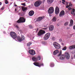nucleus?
Masks as SVG:
<instances>
[{
  "mask_svg": "<svg viewBox=\"0 0 75 75\" xmlns=\"http://www.w3.org/2000/svg\"><path fill=\"white\" fill-rule=\"evenodd\" d=\"M25 22V19L23 17H21L17 21V23H21Z\"/></svg>",
  "mask_w": 75,
  "mask_h": 75,
  "instance_id": "f257e3e1",
  "label": "nucleus"
},
{
  "mask_svg": "<svg viewBox=\"0 0 75 75\" xmlns=\"http://www.w3.org/2000/svg\"><path fill=\"white\" fill-rule=\"evenodd\" d=\"M21 38H20V37L19 36H18L16 38L19 41H23V40H25V37H24V36L23 35H22V34L21 35Z\"/></svg>",
  "mask_w": 75,
  "mask_h": 75,
  "instance_id": "f03ea898",
  "label": "nucleus"
},
{
  "mask_svg": "<svg viewBox=\"0 0 75 75\" xmlns=\"http://www.w3.org/2000/svg\"><path fill=\"white\" fill-rule=\"evenodd\" d=\"M53 45L56 49H59L61 48L60 45L56 42H55L53 43Z\"/></svg>",
  "mask_w": 75,
  "mask_h": 75,
  "instance_id": "7ed1b4c3",
  "label": "nucleus"
},
{
  "mask_svg": "<svg viewBox=\"0 0 75 75\" xmlns=\"http://www.w3.org/2000/svg\"><path fill=\"white\" fill-rule=\"evenodd\" d=\"M33 64H34L35 66L38 67L39 68H40L41 66H44V64L41 63V62H35L33 63Z\"/></svg>",
  "mask_w": 75,
  "mask_h": 75,
  "instance_id": "20e7f679",
  "label": "nucleus"
},
{
  "mask_svg": "<svg viewBox=\"0 0 75 75\" xmlns=\"http://www.w3.org/2000/svg\"><path fill=\"white\" fill-rule=\"evenodd\" d=\"M10 35L11 36V37L14 38V39H16L17 38V35L16 33L14 32H11L10 33Z\"/></svg>",
  "mask_w": 75,
  "mask_h": 75,
  "instance_id": "39448f33",
  "label": "nucleus"
},
{
  "mask_svg": "<svg viewBox=\"0 0 75 75\" xmlns=\"http://www.w3.org/2000/svg\"><path fill=\"white\" fill-rule=\"evenodd\" d=\"M41 3V1L38 0L35 2L34 5L35 7H38V6H40Z\"/></svg>",
  "mask_w": 75,
  "mask_h": 75,
  "instance_id": "423d86ee",
  "label": "nucleus"
},
{
  "mask_svg": "<svg viewBox=\"0 0 75 75\" xmlns=\"http://www.w3.org/2000/svg\"><path fill=\"white\" fill-rule=\"evenodd\" d=\"M45 32L44 30H40L38 33V36H41L44 34H45Z\"/></svg>",
  "mask_w": 75,
  "mask_h": 75,
  "instance_id": "0eeeda50",
  "label": "nucleus"
},
{
  "mask_svg": "<svg viewBox=\"0 0 75 75\" xmlns=\"http://www.w3.org/2000/svg\"><path fill=\"white\" fill-rule=\"evenodd\" d=\"M62 54V52H60L59 53V54L58 55V57H60V59H62V60H63V59H64L65 58V56H64V54Z\"/></svg>",
  "mask_w": 75,
  "mask_h": 75,
  "instance_id": "6e6552de",
  "label": "nucleus"
},
{
  "mask_svg": "<svg viewBox=\"0 0 75 75\" xmlns=\"http://www.w3.org/2000/svg\"><path fill=\"white\" fill-rule=\"evenodd\" d=\"M50 33H46L44 37V38L45 40H48L50 36Z\"/></svg>",
  "mask_w": 75,
  "mask_h": 75,
  "instance_id": "1a4fd4ad",
  "label": "nucleus"
},
{
  "mask_svg": "<svg viewBox=\"0 0 75 75\" xmlns=\"http://www.w3.org/2000/svg\"><path fill=\"white\" fill-rule=\"evenodd\" d=\"M28 52L32 55H35V52L34 50H29L28 51Z\"/></svg>",
  "mask_w": 75,
  "mask_h": 75,
  "instance_id": "9d476101",
  "label": "nucleus"
},
{
  "mask_svg": "<svg viewBox=\"0 0 75 75\" xmlns=\"http://www.w3.org/2000/svg\"><path fill=\"white\" fill-rule=\"evenodd\" d=\"M54 12V8L52 7H50L49 8L48 10V12L49 14H52Z\"/></svg>",
  "mask_w": 75,
  "mask_h": 75,
  "instance_id": "9b49d317",
  "label": "nucleus"
},
{
  "mask_svg": "<svg viewBox=\"0 0 75 75\" xmlns=\"http://www.w3.org/2000/svg\"><path fill=\"white\" fill-rule=\"evenodd\" d=\"M59 13V9L58 6H56L55 9V13L56 14H58Z\"/></svg>",
  "mask_w": 75,
  "mask_h": 75,
  "instance_id": "f8f14e48",
  "label": "nucleus"
},
{
  "mask_svg": "<svg viewBox=\"0 0 75 75\" xmlns=\"http://www.w3.org/2000/svg\"><path fill=\"white\" fill-rule=\"evenodd\" d=\"M65 15V11H64L63 10L62 11L60 12L59 14V17H63Z\"/></svg>",
  "mask_w": 75,
  "mask_h": 75,
  "instance_id": "ddd939ff",
  "label": "nucleus"
},
{
  "mask_svg": "<svg viewBox=\"0 0 75 75\" xmlns=\"http://www.w3.org/2000/svg\"><path fill=\"white\" fill-rule=\"evenodd\" d=\"M65 55L66 58L67 59H68L69 58L70 55H69V53L68 52H65Z\"/></svg>",
  "mask_w": 75,
  "mask_h": 75,
  "instance_id": "4468645a",
  "label": "nucleus"
},
{
  "mask_svg": "<svg viewBox=\"0 0 75 75\" xmlns=\"http://www.w3.org/2000/svg\"><path fill=\"white\" fill-rule=\"evenodd\" d=\"M44 18V17H39L36 20L37 21H41L43 18Z\"/></svg>",
  "mask_w": 75,
  "mask_h": 75,
  "instance_id": "2eb2a0df",
  "label": "nucleus"
},
{
  "mask_svg": "<svg viewBox=\"0 0 75 75\" xmlns=\"http://www.w3.org/2000/svg\"><path fill=\"white\" fill-rule=\"evenodd\" d=\"M22 9L23 12H26V11L27 10V7L22 6Z\"/></svg>",
  "mask_w": 75,
  "mask_h": 75,
  "instance_id": "dca6fc26",
  "label": "nucleus"
},
{
  "mask_svg": "<svg viewBox=\"0 0 75 75\" xmlns=\"http://www.w3.org/2000/svg\"><path fill=\"white\" fill-rule=\"evenodd\" d=\"M34 12L33 11H31L29 13V15L30 16H32L34 15Z\"/></svg>",
  "mask_w": 75,
  "mask_h": 75,
  "instance_id": "f3484780",
  "label": "nucleus"
},
{
  "mask_svg": "<svg viewBox=\"0 0 75 75\" xmlns=\"http://www.w3.org/2000/svg\"><path fill=\"white\" fill-rule=\"evenodd\" d=\"M74 24V21L72 19H71L70 20V24L69 25V27H71L72 25H73Z\"/></svg>",
  "mask_w": 75,
  "mask_h": 75,
  "instance_id": "a211bd4d",
  "label": "nucleus"
},
{
  "mask_svg": "<svg viewBox=\"0 0 75 75\" xmlns=\"http://www.w3.org/2000/svg\"><path fill=\"white\" fill-rule=\"evenodd\" d=\"M49 31H52L54 30V26L50 25L49 28Z\"/></svg>",
  "mask_w": 75,
  "mask_h": 75,
  "instance_id": "6ab92c4d",
  "label": "nucleus"
},
{
  "mask_svg": "<svg viewBox=\"0 0 75 75\" xmlns=\"http://www.w3.org/2000/svg\"><path fill=\"white\" fill-rule=\"evenodd\" d=\"M59 53V50H55L53 52V54L54 55H55Z\"/></svg>",
  "mask_w": 75,
  "mask_h": 75,
  "instance_id": "aec40b11",
  "label": "nucleus"
},
{
  "mask_svg": "<svg viewBox=\"0 0 75 75\" xmlns=\"http://www.w3.org/2000/svg\"><path fill=\"white\" fill-rule=\"evenodd\" d=\"M69 50H73L75 49V45L70 46L69 47Z\"/></svg>",
  "mask_w": 75,
  "mask_h": 75,
  "instance_id": "412c9836",
  "label": "nucleus"
},
{
  "mask_svg": "<svg viewBox=\"0 0 75 75\" xmlns=\"http://www.w3.org/2000/svg\"><path fill=\"white\" fill-rule=\"evenodd\" d=\"M32 59L33 61H34L35 62L37 61V58L35 57H33L32 58Z\"/></svg>",
  "mask_w": 75,
  "mask_h": 75,
  "instance_id": "4be33fe9",
  "label": "nucleus"
},
{
  "mask_svg": "<svg viewBox=\"0 0 75 75\" xmlns=\"http://www.w3.org/2000/svg\"><path fill=\"white\" fill-rule=\"evenodd\" d=\"M31 44H32V42H29L28 43H27V45L28 47H29Z\"/></svg>",
  "mask_w": 75,
  "mask_h": 75,
  "instance_id": "5701e85b",
  "label": "nucleus"
},
{
  "mask_svg": "<svg viewBox=\"0 0 75 75\" xmlns=\"http://www.w3.org/2000/svg\"><path fill=\"white\" fill-rule=\"evenodd\" d=\"M36 58L37 61H38V60H41V57L40 56H38Z\"/></svg>",
  "mask_w": 75,
  "mask_h": 75,
  "instance_id": "b1692460",
  "label": "nucleus"
},
{
  "mask_svg": "<svg viewBox=\"0 0 75 75\" xmlns=\"http://www.w3.org/2000/svg\"><path fill=\"white\" fill-rule=\"evenodd\" d=\"M53 0H47V2L49 3H52V2H53Z\"/></svg>",
  "mask_w": 75,
  "mask_h": 75,
  "instance_id": "393cba45",
  "label": "nucleus"
},
{
  "mask_svg": "<svg viewBox=\"0 0 75 75\" xmlns=\"http://www.w3.org/2000/svg\"><path fill=\"white\" fill-rule=\"evenodd\" d=\"M74 13H75V9L74 8H73L72 11L71 12V14H74Z\"/></svg>",
  "mask_w": 75,
  "mask_h": 75,
  "instance_id": "a878e982",
  "label": "nucleus"
},
{
  "mask_svg": "<svg viewBox=\"0 0 75 75\" xmlns=\"http://www.w3.org/2000/svg\"><path fill=\"white\" fill-rule=\"evenodd\" d=\"M52 20L54 22H55V21L57 20L56 18L55 17H54L52 19Z\"/></svg>",
  "mask_w": 75,
  "mask_h": 75,
  "instance_id": "bb28decb",
  "label": "nucleus"
},
{
  "mask_svg": "<svg viewBox=\"0 0 75 75\" xmlns=\"http://www.w3.org/2000/svg\"><path fill=\"white\" fill-rule=\"evenodd\" d=\"M69 24V22H66L64 24V25L65 26H67V25H68Z\"/></svg>",
  "mask_w": 75,
  "mask_h": 75,
  "instance_id": "cd10ccee",
  "label": "nucleus"
},
{
  "mask_svg": "<svg viewBox=\"0 0 75 75\" xmlns=\"http://www.w3.org/2000/svg\"><path fill=\"white\" fill-rule=\"evenodd\" d=\"M50 66L51 67H54V64L53 63H50Z\"/></svg>",
  "mask_w": 75,
  "mask_h": 75,
  "instance_id": "c85d7f7f",
  "label": "nucleus"
},
{
  "mask_svg": "<svg viewBox=\"0 0 75 75\" xmlns=\"http://www.w3.org/2000/svg\"><path fill=\"white\" fill-rule=\"evenodd\" d=\"M67 50V47L66 46H65L62 49V50H63L64 51H65V50Z\"/></svg>",
  "mask_w": 75,
  "mask_h": 75,
  "instance_id": "c756f323",
  "label": "nucleus"
},
{
  "mask_svg": "<svg viewBox=\"0 0 75 75\" xmlns=\"http://www.w3.org/2000/svg\"><path fill=\"white\" fill-rule=\"evenodd\" d=\"M42 44H44L45 45V44H47V42H45V41H42Z\"/></svg>",
  "mask_w": 75,
  "mask_h": 75,
  "instance_id": "7c9ffc66",
  "label": "nucleus"
},
{
  "mask_svg": "<svg viewBox=\"0 0 75 75\" xmlns=\"http://www.w3.org/2000/svg\"><path fill=\"white\" fill-rule=\"evenodd\" d=\"M8 3V2L7 0H5V4H7Z\"/></svg>",
  "mask_w": 75,
  "mask_h": 75,
  "instance_id": "2f4dec72",
  "label": "nucleus"
},
{
  "mask_svg": "<svg viewBox=\"0 0 75 75\" xmlns=\"http://www.w3.org/2000/svg\"><path fill=\"white\" fill-rule=\"evenodd\" d=\"M72 6V4H71V3H69V6L70 7V6H71H71Z\"/></svg>",
  "mask_w": 75,
  "mask_h": 75,
  "instance_id": "473e14b6",
  "label": "nucleus"
},
{
  "mask_svg": "<svg viewBox=\"0 0 75 75\" xmlns=\"http://www.w3.org/2000/svg\"><path fill=\"white\" fill-rule=\"evenodd\" d=\"M69 10H69H72V8L71 7H69L68 8Z\"/></svg>",
  "mask_w": 75,
  "mask_h": 75,
  "instance_id": "72a5a7b5",
  "label": "nucleus"
},
{
  "mask_svg": "<svg viewBox=\"0 0 75 75\" xmlns=\"http://www.w3.org/2000/svg\"><path fill=\"white\" fill-rule=\"evenodd\" d=\"M29 27L30 28H33V27L32 26V25H29Z\"/></svg>",
  "mask_w": 75,
  "mask_h": 75,
  "instance_id": "f704fd0d",
  "label": "nucleus"
},
{
  "mask_svg": "<svg viewBox=\"0 0 75 75\" xmlns=\"http://www.w3.org/2000/svg\"><path fill=\"white\" fill-rule=\"evenodd\" d=\"M69 7V5H67V6H66V8H68Z\"/></svg>",
  "mask_w": 75,
  "mask_h": 75,
  "instance_id": "c9c22d12",
  "label": "nucleus"
},
{
  "mask_svg": "<svg viewBox=\"0 0 75 75\" xmlns=\"http://www.w3.org/2000/svg\"><path fill=\"white\" fill-rule=\"evenodd\" d=\"M15 27L16 28H18V25H16L15 26Z\"/></svg>",
  "mask_w": 75,
  "mask_h": 75,
  "instance_id": "e433bc0d",
  "label": "nucleus"
},
{
  "mask_svg": "<svg viewBox=\"0 0 75 75\" xmlns=\"http://www.w3.org/2000/svg\"><path fill=\"white\" fill-rule=\"evenodd\" d=\"M22 5L25 6V3L22 4Z\"/></svg>",
  "mask_w": 75,
  "mask_h": 75,
  "instance_id": "4c0bfd02",
  "label": "nucleus"
},
{
  "mask_svg": "<svg viewBox=\"0 0 75 75\" xmlns=\"http://www.w3.org/2000/svg\"><path fill=\"white\" fill-rule=\"evenodd\" d=\"M4 7H3L2 8H1V10H4Z\"/></svg>",
  "mask_w": 75,
  "mask_h": 75,
  "instance_id": "58836bf2",
  "label": "nucleus"
},
{
  "mask_svg": "<svg viewBox=\"0 0 75 75\" xmlns=\"http://www.w3.org/2000/svg\"><path fill=\"white\" fill-rule=\"evenodd\" d=\"M73 28L74 30H75V25H74L73 26Z\"/></svg>",
  "mask_w": 75,
  "mask_h": 75,
  "instance_id": "ea45409f",
  "label": "nucleus"
},
{
  "mask_svg": "<svg viewBox=\"0 0 75 75\" xmlns=\"http://www.w3.org/2000/svg\"><path fill=\"white\" fill-rule=\"evenodd\" d=\"M66 5H68V2H66Z\"/></svg>",
  "mask_w": 75,
  "mask_h": 75,
  "instance_id": "a19ab883",
  "label": "nucleus"
},
{
  "mask_svg": "<svg viewBox=\"0 0 75 75\" xmlns=\"http://www.w3.org/2000/svg\"><path fill=\"white\" fill-rule=\"evenodd\" d=\"M52 40H55V38H54V37H52Z\"/></svg>",
  "mask_w": 75,
  "mask_h": 75,
  "instance_id": "79ce46f5",
  "label": "nucleus"
},
{
  "mask_svg": "<svg viewBox=\"0 0 75 75\" xmlns=\"http://www.w3.org/2000/svg\"><path fill=\"white\" fill-rule=\"evenodd\" d=\"M43 30H46L47 29V28H43Z\"/></svg>",
  "mask_w": 75,
  "mask_h": 75,
  "instance_id": "37998d69",
  "label": "nucleus"
},
{
  "mask_svg": "<svg viewBox=\"0 0 75 75\" xmlns=\"http://www.w3.org/2000/svg\"><path fill=\"white\" fill-rule=\"evenodd\" d=\"M62 1H63V2H65V0H62Z\"/></svg>",
  "mask_w": 75,
  "mask_h": 75,
  "instance_id": "c03bdc74",
  "label": "nucleus"
},
{
  "mask_svg": "<svg viewBox=\"0 0 75 75\" xmlns=\"http://www.w3.org/2000/svg\"><path fill=\"white\" fill-rule=\"evenodd\" d=\"M69 28H70L69 27H67V29L68 30V29H69Z\"/></svg>",
  "mask_w": 75,
  "mask_h": 75,
  "instance_id": "a18cd8bd",
  "label": "nucleus"
},
{
  "mask_svg": "<svg viewBox=\"0 0 75 75\" xmlns=\"http://www.w3.org/2000/svg\"><path fill=\"white\" fill-rule=\"evenodd\" d=\"M3 33H4V34H6V32L4 31L3 32Z\"/></svg>",
  "mask_w": 75,
  "mask_h": 75,
  "instance_id": "49530a36",
  "label": "nucleus"
},
{
  "mask_svg": "<svg viewBox=\"0 0 75 75\" xmlns=\"http://www.w3.org/2000/svg\"><path fill=\"white\" fill-rule=\"evenodd\" d=\"M1 4H2L1 2H0V6H1Z\"/></svg>",
  "mask_w": 75,
  "mask_h": 75,
  "instance_id": "de8ad7c7",
  "label": "nucleus"
},
{
  "mask_svg": "<svg viewBox=\"0 0 75 75\" xmlns=\"http://www.w3.org/2000/svg\"><path fill=\"white\" fill-rule=\"evenodd\" d=\"M59 41H62V40H61V39H60V40H59Z\"/></svg>",
  "mask_w": 75,
  "mask_h": 75,
  "instance_id": "09e8293b",
  "label": "nucleus"
},
{
  "mask_svg": "<svg viewBox=\"0 0 75 75\" xmlns=\"http://www.w3.org/2000/svg\"><path fill=\"white\" fill-rule=\"evenodd\" d=\"M62 3H63V4H65V3H64V2H62Z\"/></svg>",
  "mask_w": 75,
  "mask_h": 75,
  "instance_id": "8fccbe9b",
  "label": "nucleus"
},
{
  "mask_svg": "<svg viewBox=\"0 0 75 75\" xmlns=\"http://www.w3.org/2000/svg\"><path fill=\"white\" fill-rule=\"evenodd\" d=\"M28 49L29 50L30 49V47H29L28 48Z\"/></svg>",
  "mask_w": 75,
  "mask_h": 75,
  "instance_id": "3c124183",
  "label": "nucleus"
},
{
  "mask_svg": "<svg viewBox=\"0 0 75 75\" xmlns=\"http://www.w3.org/2000/svg\"><path fill=\"white\" fill-rule=\"evenodd\" d=\"M14 5H15V4H16V3L14 2Z\"/></svg>",
  "mask_w": 75,
  "mask_h": 75,
  "instance_id": "603ef678",
  "label": "nucleus"
},
{
  "mask_svg": "<svg viewBox=\"0 0 75 75\" xmlns=\"http://www.w3.org/2000/svg\"><path fill=\"white\" fill-rule=\"evenodd\" d=\"M15 7L17 6V5H14Z\"/></svg>",
  "mask_w": 75,
  "mask_h": 75,
  "instance_id": "864d4df0",
  "label": "nucleus"
},
{
  "mask_svg": "<svg viewBox=\"0 0 75 75\" xmlns=\"http://www.w3.org/2000/svg\"><path fill=\"white\" fill-rule=\"evenodd\" d=\"M17 11V9H15V11Z\"/></svg>",
  "mask_w": 75,
  "mask_h": 75,
  "instance_id": "5fc2aeb1",
  "label": "nucleus"
},
{
  "mask_svg": "<svg viewBox=\"0 0 75 75\" xmlns=\"http://www.w3.org/2000/svg\"><path fill=\"white\" fill-rule=\"evenodd\" d=\"M74 57L75 58V54L74 56Z\"/></svg>",
  "mask_w": 75,
  "mask_h": 75,
  "instance_id": "6e6d98bb",
  "label": "nucleus"
},
{
  "mask_svg": "<svg viewBox=\"0 0 75 75\" xmlns=\"http://www.w3.org/2000/svg\"><path fill=\"white\" fill-rule=\"evenodd\" d=\"M57 26H59V25L57 24Z\"/></svg>",
  "mask_w": 75,
  "mask_h": 75,
  "instance_id": "4d7b16f0",
  "label": "nucleus"
},
{
  "mask_svg": "<svg viewBox=\"0 0 75 75\" xmlns=\"http://www.w3.org/2000/svg\"><path fill=\"white\" fill-rule=\"evenodd\" d=\"M73 1H75V0H73Z\"/></svg>",
  "mask_w": 75,
  "mask_h": 75,
  "instance_id": "13d9d810",
  "label": "nucleus"
},
{
  "mask_svg": "<svg viewBox=\"0 0 75 75\" xmlns=\"http://www.w3.org/2000/svg\"><path fill=\"white\" fill-rule=\"evenodd\" d=\"M37 31H36V32H37V30H38V29H37Z\"/></svg>",
  "mask_w": 75,
  "mask_h": 75,
  "instance_id": "bf43d9fd",
  "label": "nucleus"
},
{
  "mask_svg": "<svg viewBox=\"0 0 75 75\" xmlns=\"http://www.w3.org/2000/svg\"><path fill=\"white\" fill-rule=\"evenodd\" d=\"M74 53H75V50H74Z\"/></svg>",
  "mask_w": 75,
  "mask_h": 75,
  "instance_id": "052dcab7",
  "label": "nucleus"
},
{
  "mask_svg": "<svg viewBox=\"0 0 75 75\" xmlns=\"http://www.w3.org/2000/svg\"><path fill=\"white\" fill-rule=\"evenodd\" d=\"M51 15H50V17H51Z\"/></svg>",
  "mask_w": 75,
  "mask_h": 75,
  "instance_id": "680f3d73",
  "label": "nucleus"
},
{
  "mask_svg": "<svg viewBox=\"0 0 75 75\" xmlns=\"http://www.w3.org/2000/svg\"><path fill=\"white\" fill-rule=\"evenodd\" d=\"M24 1H26V0H25Z\"/></svg>",
  "mask_w": 75,
  "mask_h": 75,
  "instance_id": "e2e57ef3",
  "label": "nucleus"
},
{
  "mask_svg": "<svg viewBox=\"0 0 75 75\" xmlns=\"http://www.w3.org/2000/svg\"><path fill=\"white\" fill-rule=\"evenodd\" d=\"M60 2H61V1H60Z\"/></svg>",
  "mask_w": 75,
  "mask_h": 75,
  "instance_id": "0e129e2a",
  "label": "nucleus"
}]
</instances>
